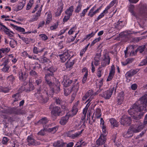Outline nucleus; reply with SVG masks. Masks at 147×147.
Returning <instances> with one entry per match:
<instances>
[{
  "label": "nucleus",
  "mask_w": 147,
  "mask_h": 147,
  "mask_svg": "<svg viewBox=\"0 0 147 147\" xmlns=\"http://www.w3.org/2000/svg\"><path fill=\"white\" fill-rule=\"evenodd\" d=\"M97 31H96L95 32H92L91 33L86 35V36L84 38V40H86L87 38L88 39H90L91 37L94 36L95 33L97 32Z\"/></svg>",
  "instance_id": "47"
},
{
  "label": "nucleus",
  "mask_w": 147,
  "mask_h": 147,
  "mask_svg": "<svg viewBox=\"0 0 147 147\" xmlns=\"http://www.w3.org/2000/svg\"><path fill=\"white\" fill-rule=\"evenodd\" d=\"M49 61V59L47 58L46 57H42L39 60L40 63L44 64L47 63Z\"/></svg>",
  "instance_id": "50"
},
{
  "label": "nucleus",
  "mask_w": 147,
  "mask_h": 147,
  "mask_svg": "<svg viewBox=\"0 0 147 147\" xmlns=\"http://www.w3.org/2000/svg\"><path fill=\"white\" fill-rule=\"evenodd\" d=\"M39 36L42 40L44 41H45L48 39V37L45 34H40Z\"/></svg>",
  "instance_id": "62"
},
{
  "label": "nucleus",
  "mask_w": 147,
  "mask_h": 147,
  "mask_svg": "<svg viewBox=\"0 0 147 147\" xmlns=\"http://www.w3.org/2000/svg\"><path fill=\"white\" fill-rule=\"evenodd\" d=\"M26 4V0H23L22 2H20L16 8V11L21 10L25 5Z\"/></svg>",
  "instance_id": "30"
},
{
  "label": "nucleus",
  "mask_w": 147,
  "mask_h": 147,
  "mask_svg": "<svg viewBox=\"0 0 147 147\" xmlns=\"http://www.w3.org/2000/svg\"><path fill=\"white\" fill-rule=\"evenodd\" d=\"M10 50V49L9 47L2 48L0 49V51L4 55L9 53Z\"/></svg>",
  "instance_id": "39"
},
{
  "label": "nucleus",
  "mask_w": 147,
  "mask_h": 147,
  "mask_svg": "<svg viewBox=\"0 0 147 147\" xmlns=\"http://www.w3.org/2000/svg\"><path fill=\"white\" fill-rule=\"evenodd\" d=\"M115 73V68L114 65H112L111 67L109 75L114 76Z\"/></svg>",
  "instance_id": "45"
},
{
  "label": "nucleus",
  "mask_w": 147,
  "mask_h": 147,
  "mask_svg": "<svg viewBox=\"0 0 147 147\" xmlns=\"http://www.w3.org/2000/svg\"><path fill=\"white\" fill-rule=\"evenodd\" d=\"M28 77V74L25 71H20L19 73V78L21 81L24 82Z\"/></svg>",
  "instance_id": "17"
},
{
  "label": "nucleus",
  "mask_w": 147,
  "mask_h": 147,
  "mask_svg": "<svg viewBox=\"0 0 147 147\" xmlns=\"http://www.w3.org/2000/svg\"><path fill=\"white\" fill-rule=\"evenodd\" d=\"M28 145L29 146H37L40 144V142L37 141L33 138L32 135L28 136L27 138Z\"/></svg>",
  "instance_id": "13"
},
{
  "label": "nucleus",
  "mask_w": 147,
  "mask_h": 147,
  "mask_svg": "<svg viewBox=\"0 0 147 147\" xmlns=\"http://www.w3.org/2000/svg\"><path fill=\"white\" fill-rule=\"evenodd\" d=\"M34 96L40 102L42 103L47 102L49 99L48 92L41 87L37 89V92L34 94Z\"/></svg>",
  "instance_id": "3"
},
{
  "label": "nucleus",
  "mask_w": 147,
  "mask_h": 147,
  "mask_svg": "<svg viewBox=\"0 0 147 147\" xmlns=\"http://www.w3.org/2000/svg\"><path fill=\"white\" fill-rule=\"evenodd\" d=\"M70 59H69L66 63L65 66L67 68H70L73 66L74 64V60H73L72 61H69Z\"/></svg>",
  "instance_id": "38"
},
{
  "label": "nucleus",
  "mask_w": 147,
  "mask_h": 147,
  "mask_svg": "<svg viewBox=\"0 0 147 147\" xmlns=\"http://www.w3.org/2000/svg\"><path fill=\"white\" fill-rule=\"evenodd\" d=\"M70 16L65 15L63 19V22L64 23L67 22L70 19Z\"/></svg>",
  "instance_id": "64"
},
{
  "label": "nucleus",
  "mask_w": 147,
  "mask_h": 147,
  "mask_svg": "<svg viewBox=\"0 0 147 147\" xmlns=\"http://www.w3.org/2000/svg\"><path fill=\"white\" fill-rule=\"evenodd\" d=\"M49 120L47 117H45L39 120L38 121V123L45 125L48 122Z\"/></svg>",
  "instance_id": "37"
},
{
  "label": "nucleus",
  "mask_w": 147,
  "mask_h": 147,
  "mask_svg": "<svg viewBox=\"0 0 147 147\" xmlns=\"http://www.w3.org/2000/svg\"><path fill=\"white\" fill-rule=\"evenodd\" d=\"M106 140V137L102 136H100L98 139L96 141V143L97 145V147L98 146L104 144Z\"/></svg>",
  "instance_id": "20"
},
{
  "label": "nucleus",
  "mask_w": 147,
  "mask_h": 147,
  "mask_svg": "<svg viewBox=\"0 0 147 147\" xmlns=\"http://www.w3.org/2000/svg\"><path fill=\"white\" fill-rule=\"evenodd\" d=\"M140 13L141 15L144 16L147 15V7L145 6H142L140 9Z\"/></svg>",
  "instance_id": "24"
},
{
  "label": "nucleus",
  "mask_w": 147,
  "mask_h": 147,
  "mask_svg": "<svg viewBox=\"0 0 147 147\" xmlns=\"http://www.w3.org/2000/svg\"><path fill=\"white\" fill-rule=\"evenodd\" d=\"M2 61L3 62L2 64V65L4 66H7V64L9 63V59L8 58H4L2 59Z\"/></svg>",
  "instance_id": "54"
},
{
  "label": "nucleus",
  "mask_w": 147,
  "mask_h": 147,
  "mask_svg": "<svg viewBox=\"0 0 147 147\" xmlns=\"http://www.w3.org/2000/svg\"><path fill=\"white\" fill-rule=\"evenodd\" d=\"M9 66H4V67L2 69V71L5 73L9 72Z\"/></svg>",
  "instance_id": "60"
},
{
  "label": "nucleus",
  "mask_w": 147,
  "mask_h": 147,
  "mask_svg": "<svg viewBox=\"0 0 147 147\" xmlns=\"http://www.w3.org/2000/svg\"><path fill=\"white\" fill-rule=\"evenodd\" d=\"M58 129V127L57 126H56L53 128H49L48 131H49L50 132L55 133L57 131V130Z\"/></svg>",
  "instance_id": "57"
},
{
  "label": "nucleus",
  "mask_w": 147,
  "mask_h": 147,
  "mask_svg": "<svg viewBox=\"0 0 147 147\" xmlns=\"http://www.w3.org/2000/svg\"><path fill=\"white\" fill-rule=\"evenodd\" d=\"M146 48L145 45H143L139 47L137 49V51H139L140 53H142L144 50Z\"/></svg>",
  "instance_id": "55"
},
{
  "label": "nucleus",
  "mask_w": 147,
  "mask_h": 147,
  "mask_svg": "<svg viewBox=\"0 0 147 147\" xmlns=\"http://www.w3.org/2000/svg\"><path fill=\"white\" fill-rule=\"evenodd\" d=\"M116 88H115L114 86H112L108 90L101 93L100 95L102 97L105 99H109L111 97L113 91H115V92H116Z\"/></svg>",
  "instance_id": "6"
},
{
  "label": "nucleus",
  "mask_w": 147,
  "mask_h": 147,
  "mask_svg": "<svg viewBox=\"0 0 147 147\" xmlns=\"http://www.w3.org/2000/svg\"><path fill=\"white\" fill-rule=\"evenodd\" d=\"M147 109V95L145 94L132 105L128 112L131 115H133V118L139 120L143 116Z\"/></svg>",
  "instance_id": "1"
},
{
  "label": "nucleus",
  "mask_w": 147,
  "mask_h": 147,
  "mask_svg": "<svg viewBox=\"0 0 147 147\" xmlns=\"http://www.w3.org/2000/svg\"><path fill=\"white\" fill-rule=\"evenodd\" d=\"M124 26L123 24V21H119L117 23L116 26V28L120 30Z\"/></svg>",
  "instance_id": "41"
},
{
  "label": "nucleus",
  "mask_w": 147,
  "mask_h": 147,
  "mask_svg": "<svg viewBox=\"0 0 147 147\" xmlns=\"http://www.w3.org/2000/svg\"><path fill=\"white\" fill-rule=\"evenodd\" d=\"M40 43L38 42V45L37 46H34L32 49V51L34 54H40L43 52L45 49V48L41 46L40 45Z\"/></svg>",
  "instance_id": "14"
},
{
  "label": "nucleus",
  "mask_w": 147,
  "mask_h": 147,
  "mask_svg": "<svg viewBox=\"0 0 147 147\" xmlns=\"http://www.w3.org/2000/svg\"><path fill=\"white\" fill-rule=\"evenodd\" d=\"M93 90H90L86 92L85 95L83 97L82 100L83 101L86 100L88 98L87 101H91L93 99L94 95Z\"/></svg>",
  "instance_id": "9"
},
{
  "label": "nucleus",
  "mask_w": 147,
  "mask_h": 147,
  "mask_svg": "<svg viewBox=\"0 0 147 147\" xmlns=\"http://www.w3.org/2000/svg\"><path fill=\"white\" fill-rule=\"evenodd\" d=\"M8 28L3 25L1 22H0V30H3L5 33V31L8 30Z\"/></svg>",
  "instance_id": "59"
},
{
  "label": "nucleus",
  "mask_w": 147,
  "mask_h": 147,
  "mask_svg": "<svg viewBox=\"0 0 147 147\" xmlns=\"http://www.w3.org/2000/svg\"><path fill=\"white\" fill-rule=\"evenodd\" d=\"M4 113H5L10 114H16V109L15 108H10L5 110Z\"/></svg>",
  "instance_id": "28"
},
{
  "label": "nucleus",
  "mask_w": 147,
  "mask_h": 147,
  "mask_svg": "<svg viewBox=\"0 0 147 147\" xmlns=\"http://www.w3.org/2000/svg\"><path fill=\"white\" fill-rule=\"evenodd\" d=\"M30 76L34 77L35 78H37L38 76V73L33 70H31L29 72Z\"/></svg>",
  "instance_id": "42"
},
{
  "label": "nucleus",
  "mask_w": 147,
  "mask_h": 147,
  "mask_svg": "<svg viewBox=\"0 0 147 147\" xmlns=\"http://www.w3.org/2000/svg\"><path fill=\"white\" fill-rule=\"evenodd\" d=\"M78 111V109L77 108V105L75 104L72 107V110L71 111V114L69 112L67 113L69 114V115L70 117H72L73 116L76 115Z\"/></svg>",
  "instance_id": "22"
},
{
  "label": "nucleus",
  "mask_w": 147,
  "mask_h": 147,
  "mask_svg": "<svg viewBox=\"0 0 147 147\" xmlns=\"http://www.w3.org/2000/svg\"><path fill=\"white\" fill-rule=\"evenodd\" d=\"M110 58L108 54H105L104 55L101 61V65L102 66L105 67L110 63Z\"/></svg>",
  "instance_id": "11"
},
{
  "label": "nucleus",
  "mask_w": 147,
  "mask_h": 147,
  "mask_svg": "<svg viewBox=\"0 0 147 147\" xmlns=\"http://www.w3.org/2000/svg\"><path fill=\"white\" fill-rule=\"evenodd\" d=\"M124 93L123 91L121 92L118 95L117 100V104L118 105H120L122 104L124 98Z\"/></svg>",
  "instance_id": "19"
},
{
  "label": "nucleus",
  "mask_w": 147,
  "mask_h": 147,
  "mask_svg": "<svg viewBox=\"0 0 147 147\" xmlns=\"http://www.w3.org/2000/svg\"><path fill=\"white\" fill-rule=\"evenodd\" d=\"M77 27L76 24L72 27L68 31V33L69 35H71L73 34L75 30L77 29Z\"/></svg>",
  "instance_id": "46"
},
{
  "label": "nucleus",
  "mask_w": 147,
  "mask_h": 147,
  "mask_svg": "<svg viewBox=\"0 0 147 147\" xmlns=\"http://www.w3.org/2000/svg\"><path fill=\"white\" fill-rule=\"evenodd\" d=\"M74 81H73L70 79L66 75H65L63 77V80L62 82V83L65 87H67L71 85V84L73 85V83H75V80Z\"/></svg>",
  "instance_id": "15"
},
{
  "label": "nucleus",
  "mask_w": 147,
  "mask_h": 147,
  "mask_svg": "<svg viewBox=\"0 0 147 147\" xmlns=\"http://www.w3.org/2000/svg\"><path fill=\"white\" fill-rule=\"evenodd\" d=\"M52 109L51 113L52 116L56 117L62 115V110L60 107L55 106Z\"/></svg>",
  "instance_id": "10"
},
{
  "label": "nucleus",
  "mask_w": 147,
  "mask_h": 147,
  "mask_svg": "<svg viewBox=\"0 0 147 147\" xmlns=\"http://www.w3.org/2000/svg\"><path fill=\"white\" fill-rule=\"evenodd\" d=\"M17 44V42L14 39L11 40L9 42V45L12 48H14Z\"/></svg>",
  "instance_id": "53"
},
{
  "label": "nucleus",
  "mask_w": 147,
  "mask_h": 147,
  "mask_svg": "<svg viewBox=\"0 0 147 147\" xmlns=\"http://www.w3.org/2000/svg\"><path fill=\"white\" fill-rule=\"evenodd\" d=\"M120 123L123 125H129L131 123V118L126 115H123L121 119Z\"/></svg>",
  "instance_id": "8"
},
{
  "label": "nucleus",
  "mask_w": 147,
  "mask_h": 147,
  "mask_svg": "<svg viewBox=\"0 0 147 147\" xmlns=\"http://www.w3.org/2000/svg\"><path fill=\"white\" fill-rule=\"evenodd\" d=\"M54 146L56 147H62L64 145V143L62 140H61L55 142L53 144Z\"/></svg>",
  "instance_id": "29"
},
{
  "label": "nucleus",
  "mask_w": 147,
  "mask_h": 147,
  "mask_svg": "<svg viewBox=\"0 0 147 147\" xmlns=\"http://www.w3.org/2000/svg\"><path fill=\"white\" fill-rule=\"evenodd\" d=\"M59 22L57 21L56 23H55L50 27V30H54L57 28L59 25Z\"/></svg>",
  "instance_id": "48"
},
{
  "label": "nucleus",
  "mask_w": 147,
  "mask_h": 147,
  "mask_svg": "<svg viewBox=\"0 0 147 147\" xmlns=\"http://www.w3.org/2000/svg\"><path fill=\"white\" fill-rule=\"evenodd\" d=\"M147 64V58H146L143 60L138 64L139 66H141Z\"/></svg>",
  "instance_id": "61"
},
{
  "label": "nucleus",
  "mask_w": 147,
  "mask_h": 147,
  "mask_svg": "<svg viewBox=\"0 0 147 147\" xmlns=\"http://www.w3.org/2000/svg\"><path fill=\"white\" fill-rule=\"evenodd\" d=\"M102 134H101L100 136H105L106 137V136L107 134V131L106 130V126H102Z\"/></svg>",
  "instance_id": "51"
},
{
  "label": "nucleus",
  "mask_w": 147,
  "mask_h": 147,
  "mask_svg": "<svg viewBox=\"0 0 147 147\" xmlns=\"http://www.w3.org/2000/svg\"><path fill=\"white\" fill-rule=\"evenodd\" d=\"M96 8V6L94 5L90 9L88 13V16H89L90 18H92L95 14L94 11Z\"/></svg>",
  "instance_id": "36"
},
{
  "label": "nucleus",
  "mask_w": 147,
  "mask_h": 147,
  "mask_svg": "<svg viewBox=\"0 0 147 147\" xmlns=\"http://www.w3.org/2000/svg\"><path fill=\"white\" fill-rule=\"evenodd\" d=\"M24 88L23 90L26 92L30 91L33 90L34 89V86L32 83L30 82L29 83L27 86V88L25 87Z\"/></svg>",
  "instance_id": "32"
},
{
  "label": "nucleus",
  "mask_w": 147,
  "mask_h": 147,
  "mask_svg": "<svg viewBox=\"0 0 147 147\" xmlns=\"http://www.w3.org/2000/svg\"><path fill=\"white\" fill-rule=\"evenodd\" d=\"M64 4L62 2H60L59 4L57 9V11L55 13V16L57 17L60 16L63 10Z\"/></svg>",
  "instance_id": "18"
},
{
  "label": "nucleus",
  "mask_w": 147,
  "mask_h": 147,
  "mask_svg": "<svg viewBox=\"0 0 147 147\" xmlns=\"http://www.w3.org/2000/svg\"><path fill=\"white\" fill-rule=\"evenodd\" d=\"M41 13L37 12L36 14L33 16L32 18L31 19L32 22H34L37 20L38 19L39 17L40 16Z\"/></svg>",
  "instance_id": "44"
},
{
  "label": "nucleus",
  "mask_w": 147,
  "mask_h": 147,
  "mask_svg": "<svg viewBox=\"0 0 147 147\" xmlns=\"http://www.w3.org/2000/svg\"><path fill=\"white\" fill-rule=\"evenodd\" d=\"M89 7H87L86 8L83 9L82 12L80 14V17L81 18H82L85 16L86 13L88 11L89 9Z\"/></svg>",
  "instance_id": "43"
},
{
  "label": "nucleus",
  "mask_w": 147,
  "mask_h": 147,
  "mask_svg": "<svg viewBox=\"0 0 147 147\" xmlns=\"http://www.w3.org/2000/svg\"><path fill=\"white\" fill-rule=\"evenodd\" d=\"M47 69V71H49L50 72V73H49L48 74H49L52 76H54V73L55 72L57 69L55 67L52 66L49 68H48Z\"/></svg>",
  "instance_id": "31"
},
{
  "label": "nucleus",
  "mask_w": 147,
  "mask_h": 147,
  "mask_svg": "<svg viewBox=\"0 0 147 147\" xmlns=\"http://www.w3.org/2000/svg\"><path fill=\"white\" fill-rule=\"evenodd\" d=\"M94 113H95V119H99L102 115V113H101V110L99 108H97L95 110V112L93 113V115H94Z\"/></svg>",
  "instance_id": "26"
},
{
  "label": "nucleus",
  "mask_w": 147,
  "mask_h": 147,
  "mask_svg": "<svg viewBox=\"0 0 147 147\" xmlns=\"http://www.w3.org/2000/svg\"><path fill=\"white\" fill-rule=\"evenodd\" d=\"M51 75L49 74L45 75V78L46 83L49 85L50 88V90L49 92V94L51 96L53 95L55 92L57 93L59 92L60 91V84L59 82L56 78H54L55 82L52 83L51 80Z\"/></svg>",
  "instance_id": "2"
},
{
  "label": "nucleus",
  "mask_w": 147,
  "mask_h": 147,
  "mask_svg": "<svg viewBox=\"0 0 147 147\" xmlns=\"http://www.w3.org/2000/svg\"><path fill=\"white\" fill-rule=\"evenodd\" d=\"M68 113H66L65 116L62 117L59 123L61 125H65L68 122L69 118L70 117Z\"/></svg>",
  "instance_id": "21"
},
{
  "label": "nucleus",
  "mask_w": 147,
  "mask_h": 147,
  "mask_svg": "<svg viewBox=\"0 0 147 147\" xmlns=\"http://www.w3.org/2000/svg\"><path fill=\"white\" fill-rule=\"evenodd\" d=\"M69 51L68 49H65L63 51L62 54L57 55V57L59 58L61 62L64 63L65 62L70 56Z\"/></svg>",
  "instance_id": "7"
},
{
  "label": "nucleus",
  "mask_w": 147,
  "mask_h": 147,
  "mask_svg": "<svg viewBox=\"0 0 147 147\" xmlns=\"http://www.w3.org/2000/svg\"><path fill=\"white\" fill-rule=\"evenodd\" d=\"M105 68V67L100 66L97 70L96 75L98 78H100L103 75L104 72V70Z\"/></svg>",
  "instance_id": "23"
},
{
  "label": "nucleus",
  "mask_w": 147,
  "mask_h": 147,
  "mask_svg": "<svg viewBox=\"0 0 147 147\" xmlns=\"http://www.w3.org/2000/svg\"><path fill=\"white\" fill-rule=\"evenodd\" d=\"M109 121L113 128L118 127L119 125L118 122L115 118L110 119Z\"/></svg>",
  "instance_id": "25"
},
{
  "label": "nucleus",
  "mask_w": 147,
  "mask_h": 147,
  "mask_svg": "<svg viewBox=\"0 0 147 147\" xmlns=\"http://www.w3.org/2000/svg\"><path fill=\"white\" fill-rule=\"evenodd\" d=\"M15 79L13 75H11L8 76L7 77V80L9 81L12 83Z\"/></svg>",
  "instance_id": "58"
},
{
  "label": "nucleus",
  "mask_w": 147,
  "mask_h": 147,
  "mask_svg": "<svg viewBox=\"0 0 147 147\" xmlns=\"http://www.w3.org/2000/svg\"><path fill=\"white\" fill-rule=\"evenodd\" d=\"M82 6V4L80 3L79 2L75 9L74 11L76 13H79V12L81 10Z\"/></svg>",
  "instance_id": "40"
},
{
  "label": "nucleus",
  "mask_w": 147,
  "mask_h": 147,
  "mask_svg": "<svg viewBox=\"0 0 147 147\" xmlns=\"http://www.w3.org/2000/svg\"><path fill=\"white\" fill-rule=\"evenodd\" d=\"M7 30L5 31V33L8 35L9 38L12 39V38L14 36L13 34H14V33L13 31L10 30L8 28Z\"/></svg>",
  "instance_id": "34"
},
{
  "label": "nucleus",
  "mask_w": 147,
  "mask_h": 147,
  "mask_svg": "<svg viewBox=\"0 0 147 147\" xmlns=\"http://www.w3.org/2000/svg\"><path fill=\"white\" fill-rule=\"evenodd\" d=\"M137 124L132 125L128 129L127 132V134L131 135L130 136H132L134 133L139 132L143 129V125L139 121H137Z\"/></svg>",
  "instance_id": "4"
},
{
  "label": "nucleus",
  "mask_w": 147,
  "mask_h": 147,
  "mask_svg": "<svg viewBox=\"0 0 147 147\" xmlns=\"http://www.w3.org/2000/svg\"><path fill=\"white\" fill-rule=\"evenodd\" d=\"M74 7L73 5L70 6L65 11V15L71 16L74 11Z\"/></svg>",
  "instance_id": "27"
},
{
  "label": "nucleus",
  "mask_w": 147,
  "mask_h": 147,
  "mask_svg": "<svg viewBox=\"0 0 147 147\" xmlns=\"http://www.w3.org/2000/svg\"><path fill=\"white\" fill-rule=\"evenodd\" d=\"M60 105L61 108L65 111L67 109V104L65 102V101H63Z\"/></svg>",
  "instance_id": "56"
},
{
  "label": "nucleus",
  "mask_w": 147,
  "mask_h": 147,
  "mask_svg": "<svg viewBox=\"0 0 147 147\" xmlns=\"http://www.w3.org/2000/svg\"><path fill=\"white\" fill-rule=\"evenodd\" d=\"M78 79H76L75 82L73 83V85L71 86L67 89L64 90V94L66 96H68L72 91L75 92H77L79 88V85L78 82H77Z\"/></svg>",
  "instance_id": "5"
},
{
  "label": "nucleus",
  "mask_w": 147,
  "mask_h": 147,
  "mask_svg": "<svg viewBox=\"0 0 147 147\" xmlns=\"http://www.w3.org/2000/svg\"><path fill=\"white\" fill-rule=\"evenodd\" d=\"M9 140V139L7 137H3L2 143L3 144H6L7 143Z\"/></svg>",
  "instance_id": "63"
},
{
  "label": "nucleus",
  "mask_w": 147,
  "mask_h": 147,
  "mask_svg": "<svg viewBox=\"0 0 147 147\" xmlns=\"http://www.w3.org/2000/svg\"><path fill=\"white\" fill-rule=\"evenodd\" d=\"M108 13V11L105 9V10L103 11V12L100 15H99L98 16L97 18L95 20V21H98L101 18L105 16V14L107 13Z\"/></svg>",
  "instance_id": "35"
},
{
  "label": "nucleus",
  "mask_w": 147,
  "mask_h": 147,
  "mask_svg": "<svg viewBox=\"0 0 147 147\" xmlns=\"http://www.w3.org/2000/svg\"><path fill=\"white\" fill-rule=\"evenodd\" d=\"M52 20V15L51 14H48L46 22V24H49Z\"/></svg>",
  "instance_id": "52"
},
{
  "label": "nucleus",
  "mask_w": 147,
  "mask_h": 147,
  "mask_svg": "<svg viewBox=\"0 0 147 147\" xmlns=\"http://www.w3.org/2000/svg\"><path fill=\"white\" fill-rule=\"evenodd\" d=\"M83 131L84 129H82L81 131H77L74 134L73 132L74 131L72 130L67 132L66 135L68 137H69L71 139H75L80 136Z\"/></svg>",
  "instance_id": "12"
},
{
  "label": "nucleus",
  "mask_w": 147,
  "mask_h": 147,
  "mask_svg": "<svg viewBox=\"0 0 147 147\" xmlns=\"http://www.w3.org/2000/svg\"><path fill=\"white\" fill-rule=\"evenodd\" d=\"M88 71H87V72L85 73V74L84 75L82 80V83L83 84H85L86 82L88 77Z\"/></svg>",
  "instance_id": "49"
},
{
  "label": "nucleus",
  "mask_w": 147,
  "mask_h": 147,
  "mask_svg": "<svg viewBox=\"0 0 147 147\" xmlns=\"http://www.w3.org/2000/svg\"><path fill=\"white\" fill-rule=\"evenodd\" d=\"M139 69H132L127 72L125 74V76L127 80H130L133 76L136 74L140 71Z\"/></svg>",
  "instance_id": "16"
},
{
  "label": "nucleus",
  "mask_w": 147,
  "mask_h": 147,
  "mask_svg": "<svg viewBox=\"0 0 147 147\" xmlns=\"http://www.w3.org/2000/svg\"><path fill=\"white\" fill-rule=\"evenodd\" d=\"M134 5L130 4L129 5L128 7V10L129 12L131 14V15L134 16H136V14L135 12L134 11Z\"/></svg>",
  "instance_id": "33"
}]
</instances>
